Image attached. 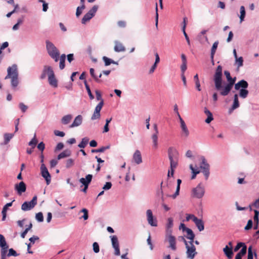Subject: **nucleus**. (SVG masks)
<instances>
[{"label": "nucleus", "instance_id": "nucleus-49", "mask_svg": "<svg viewBox=\"0 0 259 259\" xmlns=\"http://www.w3.org/2000/svg\"><path fill=\"white\" fill-rule=\"evenodd\" d=\"M235 62L237 65L238 68H239L243 65V59L242 57L235 58Z\"/></svg>", "mask_w": 259, "mask_h": 259}, {"label": "nucleus", "instance_id": "nucleus-37", "mask_svg": "<svg viewBox=\"0 0 259 259\" xmlns=\"http://www.w3.org/2000/svg\"><path fill=\"white\" fill-rule=\"evenodd\" d=\"M84 84L85 87V89L87 90V91L88 92V94L89 95V96L90 97V99L91 100H93L94 99V96L93 95V94L91 92L90 88L89 85L88 84L87 81L86 80H84Z\"/></svg>", "mask_w": 259, "mask_h": 259}, {"label": "nucleus", "instance_id": "nucleus-26", "mask_svg": "<svg viewBox=\"0 0 259 259\" xmlns=\"http://www.w3.org/2000/svg\"><path fill=\"white\" fill-rule=\"evenodd\" d=\"M186 232L187 233V236L186 237L190 240L189 243L191 244L192 243H193L195 235L193 231L191 229L189 228L187 230Z\"/></svg>", "mask_w": 259, "mask_h": 259}, {"label": "nucleus", "instance_id": "nucleus-40", "mask_svg": "<svg viewBox=\"0 0 259 259\" xmlns=\"http://www.w3.org/2000/svg\"><path fill=\"white\" fill-rule=\"evenodd\" d=\"M110 148V146L108 145L106 146H102V147L96 149H92L91 150L92 153H102L104 152L106 150Z\"/></svg>", "mask_w": 259, "mask_h": 259}, {"label": "nucleus", "instance_id": "nucleus-55", "mask_svg": "<svg viewBox=\"0 0 259 259\" xmlns=\"http://www.w3.org/2000/svg\"><path fill=\"white\" fill-rule=\"evenodd\" d=\"M104 105V100H102L95 107V111L100 113V111Z\"/></svg>", "mask_w": 259, "mask_h": 259}, {"label": "nucleus", "instance_id": "nucleus-19", "mask_svg": "<svg viewBox=\"0 0 259 259\" xmlns=\"http://www.w3.org/2000/svg\"><path fill=\"white\" fill-rule=\"evenodd\" d=\"M133 159L137 164H140L142 162V158L140 151L136 150L133 154Z\"/></svg>", "mask_w": 259, "mask_h": 259}, {"label": "nucleus", "instance_id": "nucleus-23", "mask_svg": "<svg viewBox=\"0 0 259 259\" xmlns=\"http://www.w3.org/2000/svg\"><path fill=\"white\" fill-rule=\"evenodd\" d=\"M239 107V102L238 100V95L235 94L234 96V100L233 105L230 109H229V113H231L232 111L237 109Z\"/></svg>", "mask_w": 259, "mask_h": 259}, {"label": "nucleus", "instance_id": "nucleus-63", "mask_svg": "<svg viewBox=\"0 0 259 259\" xmlns=\"http://www.w3.org/2000/svg\"><path fill=\"white\" fill-rule=\"evenodd\" d=\"M37 148L42 152V151L44 150L45 148V144L43 142H40L37 145Z\"/></svg>", "mask_w": 259, "mask_h": 259}, {"label": "nucleus", "instance_id": "nucleus-42", "mask_svg": "<svg viewBox=\"0 0 259 259\" xmlns=\"http://www.w3.org/2000/svg\"><path fill=\"white\" fill-rule=\"evenodd\" d=\"M151 139L152 140L153 148L156 149L158 147V136L156 135H152Z\"/></svg>", "mask_w": 259, "mask_h": 259}, {"label": "nucleus", "instance_id": "nucleus-27", "mask_svg": "<svg viewBox=\"0 0 259 259\" xmlns=\"http://www.w3.org/2000/svg\"><path fill=\"white\" fill-rule=\"evenodd\" d=\"M204 112L207 116V118L205 120V121L207 123H209L213 120L212 114L206 107H204Z\"/></svg>", "mask_w": 259, "mask_h": 259}, {"label": "nucleus", "instance_id": "nucleus-16", "mask_svg": "<svg viewBox=\"0 0 259 259\" xmlns=\"http://www.w3.org/2000/svg\"><path fill=\"white\" fill-rule=\"evenodd\" d=\"M167 153L169 159H177L179 158V152L177 149L173 147H169Z\"/></svg>", "mask_w": 259, "mask_h": 259}, {"label": "nucleus", "instance_id": "nucleus-30", "mask_svg": "<svg viewBox=\"0 0 259 259\" xmlns=\"http://www.w3.org/2000/svg\"><path fill=\"white\" fill-rule=\"evenodd\" d=\"M173 219L172 218H169L167 219V223L166 225V232L167 234L171 233L172 230L171 228L173 226Z\"/></svg>", "mask_w": 259, "mask_h": 259}, {"label": "nucleus", "instance_id": "nucleus-18", "mask_svg": "<svg viewBox=\"0 0 259 259\" xmlns=\"http://www.w3.org/2000/svg\"><path fill=\"white\" fill-rule=\"evenodd\" d=\"M248 83L247 81L242 79L235 84L234 88L236 90L239 91L241 89H247Z\"/></svg>", "mask_w": 259, "mask_h": 259}, {"label": "nucleus", "instance_id": "nucleus-41", "mask_svg": "<svg viewBox=\"0 0 259 259\" xmlns=\"http://www.w3.org/2000/svg\"><path fill=\"white\" fill-rule=\"evenodd\" d=\"M240 15L239 16L240 22H242L244 21V18L245 17L246 12L245 7L243 6L240 7Z\"/></svg>", "mask_w": 259, "mask_h": 259}, {"label": "nucleus", "instance_id": "nucleus-54", "mask_svg": "<svg viewBox=\"0 0 259 259\" xmlns=\"http://www.w3.org/2000/svg\"><path fill=\"white\" fill-rule=\"evenodd\" d=\"M35 219L38 222H42L44 221V216L41 212L37 213L35 215Z\"/></svg>", "mask_w": 259, "mask_h": 259}, {"label": "nucleus", "instance_id": "nucleus-25", "mask_svg": "<svg viewBox=\"0 0 259 259\" xmlns=\"http://www.w3.org/2000/svg\"><path fill=\"white\" fill-rule=\"evenodd\" d=\"M179 158L177 159H169L170 161V168L171 169V175H174L175 169L176 168L178 165Z\"/></svg>", "mask_w": 259, "mask_h": 259}, {"label": "nucleus", "instance_id": "nucleus-44", "mask_svg": "<svg viewBox=\"0 0 259 259\" xmlns=\"http://www.w3.org/2000/svg\"><path fill=\"white\" fill-rule=\"evenodd\" d=\"M8 74L5 77V79L11 78L12 77V76L13 75L14 73V70L13 65L11 67H9L7 69Z\"/></svg>", "mask_w": 259, "mask_h": 259}, {"label": "nucleus", "instance_id": "nucleus-39", "mask_svg": "<svg viewBox=\"0 0 259 259\" xmlns=\"http://www.w3.org/2000/svg\"><path fill=\"white\" fill-rule=\"evenodd\" d=\"M26 228L24 230L23 232L21 233V237L22 238H24L28 232V231L32 228V224L31 223H30L29 225L26 226Z\"/></svg>", "mask_w": 259, "mask_h": 259}, {"label": "nucleus", "instance_id": "nucleus-60", "mask_svg": "<svg viewBox=\"0 0 259 259\" xmlns=\"http://www.w3.org/2000/svg\"><path fill=\"white\" fill-rule=\"evenodd\" d=\"M19 107L22 112H25L28 109V107L22 102L19 103Z\"/></svg>", "mask_w": 259, "mask_h": 259}, {"label": "nucleus", "instance_id": "nucleus-12", "mask_svg": "<svg viewBox=\"0 0 259 259\" xmlns=\"http://www.w3.org/2000/svg\"><path fill=\"white\" fill-rule=\"evenodd\" d=\"M14 73L11 77V85L13 88H16L18 86V72L17 69V66L16 64L13 65Z\"/></svg>", "mask_w": 259, "mask_h": 259}, {"label": "nucleus", "instance_id": "nucleus-24", "mask_svg": "<svg viewBox=\"0 0 259 259\" xmlns=\"http://www.w3.org/2000/svg\"><path fill=\"white\" fill-rule=\"evenodd\" d=\"M223 251L224 252V254L229 259H231L232 258L233 255V251L232 247H229L228 245H226L225 247L223 248Z\"/></svg>", "mask_w": 259, "mask_h": 259}, {"label": "nucleus", "instance_id": "nucleus-9", "mask_svg": "<svg viewBox=\"0 0 259 259\" xmlns=\"http://www.w3.org/2000/svg\"><path fill=\"white\" fill-rule=\"evenodd\" d=\"M205 190L201 183H199L196 188L192 190V196L197 198H201L204 194Z\"/></svg>", "mask_w": 259, "mask_h": 259}, {"label": "nucleus", "instance_id": "nucleus-53", "mask_svg": "<svg viewBox=\"0 0 259 259\" xmlns=\"http://www.w3.org/2000/svg\"><path fill=\"white\" fill-rule=\"evenodd\" d=\"M247 251V246L246 245H244L241 250L239 251V252L237 253V255H239L241 257H242L243 256H244L246 253Z\"/></svg>", "mask_w": 259, "mask_h": 259}, {"label": "nucleus", "instance_id": "nucleus-17", "mask_svg": "<svg viewBox=\"0 0 259 259\" xmlns=\"http://www.w3.org/2000/svg\"><path fill=\"white\" fill-rule=\"evenodd\" d=\"M93 179V175L88 174L85 176V178H81L79 180V182L81 184L80 187L83 186H89Z\"/></svg>", "mask_w": 259, "mask_h": 259}, {"label": "nucleus", "instance_id": "nucleus-13", "mask_svg": "<svg viewBox=\"0 0 259 259\" xmlns=\"http://www.w3.org/2000/svg\"><path fill=\"white\" fill-rule=\"evenodd\" d=\"M110 238L112 246L115 250L114 254L118 256L120 255V249L118 238L115 235L110 236Z\"/></svg>", "mask_w": 259, "mask_h": 259}, {"label": "nucleus", "instance_id": "nucleus-21", "mask_svg": "<svg viewBox=\"0 0 259 259\" xmlns=\"http://www.w3.org/2000/svg\"><path fill=\"white\" fill-rule=\"evenodd\" d=\"M15 201V200H13L12 202L7 203L6 204H5L2 209V220L3 221H4L6 220V217H7V211L8 209V208L9 207H11L12 204L13 202Z\"/></svg>", "mask_w": 259, "mask_h": 259}, {"label": "nucleus", "instance_id": "nucleus-31", "mask_svg": "<svg viewBox=\"0 0 259 259\" xmlns=\"http://www.w3.org/2000/svg\"><path fill=\"white\" fill-rule=\"evenodd\" d=\"M253 256H254L255 257H257V253L255 250L253 251L252 246L250 245L248 248V254L247 259H253Z\"/></svg>", "mask_w": 259, "mask_h": 259}, {"label": "nucleus", "instance_id": "nucleus-6", "mask_svg": "<svg viewBox=\"0 0 259 259\" xmlns=\"http://www.w3.org/2000/svg\"><path fill=\"white\" fill-rule=\"evenodd\" d=\"M186 255L188 259H194L197 254L196 251V247L193 244V243L189 244L186 246Z\"/></svg>", "mask_w": 259, "mask_h": 259}, {"label": "nucleus", "instance_id": "nucleus-51", "mask_svg": "<svg viewBox=\"0 0 259 259\" xmlns=\"http://www.w3.org/2000/svg\"><path fill=\"white\" fill-rule=\"evenodd\" d=\"M8 257L13 256H17L19 255V254L17 253V252L13 248H8Z\"/></svg>", "mask_w": 259, "mask_h": 259}, {"label": "nucleus", "instance_id": "nucleus-5", "mask_svg": "<svg viewBox=\"0 0 259 259\" xmlns=\"http://www.w3.org/2000/svg\"><path fill=\"white\" fill-rule=\"evenodd\" d=\"M98 8V6L94 5L88 12L84 15L81 19V23L85 24L88 21H90L95 15Z\"/></svg>", "mask_w": 259, "mask_h": 259}, {"label": "nucleus", "instance_id": "nucleus-57", "mask_svg": "<svg viewBox=\"0 0 259 259\" xmlns=\"http://www.w3.org/2000/svg\"><path fill=\"white\" fill-rule=\"evenodd\" d=\"M244 245H245L244 243L241 242H238L234 247V251L235 252L237 251L240 248H242L244 246Z\"/></svg>", "mask_w": 259, "mask_h": 259}, {"label": "nucleus", "instance_id": "nucleus-56", "mask_svg": "<svg viewBox=\"0 0 259 259\" xmlns=\"http://www.w3.org/2000/svg\"><path fill=\"white\" fill-rule=\"evenodd\" d=\"M253 226V222L252 220L250 219L248 221L247 225L244 227V229L245 230H249L252 228Z\"/></svg>", "mask_w": 259, "mask_h": 259}, {"label": "nucleus", "instance_id": "nucleus-4", "mask_svg": "<svg viewBox=\"0 0 259 259\" xmlns=\"http://www.w3.org/2000/svg\"><path fill=\"white\" fill-rule=\"evenodd\" d=\"M201 162L200 164V168L201 169V172L205 176V179L207 180L209 177V164L207 162V161L205 157L203 156L200 157Z\"/></svg>", "mask_w": 259, "mask_h": 259}, {"label": "nucleus", "instance_id": "nucleus-61", "mask_svg": "<svg viewBox=\"0 0 259 259\" xmlns=\"http://www.w3.org/2000/svg\"><path fill=\"white\" fill-rule=\"evenodd\" d=\"M112 185L110 182H107L103 187L102 189L104 190H108L111 189Z\"/></svg>", "mask_w": 259, "mask_h": 259}, {"label": "nucleus", "instance_id": "nucleus-50", "mask_svg": "<svg viewBox=\"0 0 259 259\" xmlns=\"http://www.w3.org/2000/svg\"><path fill=\"white\" fill-rule=\"evenodd\" d=\"M103 60L104 62L105 65L106 66L110 65L111 64H112V63H113V60L112 59L106 56H104L103 57Z\"/></svg>", "mask_w": 259, "mask_h": 259}, {"label": "nucleus", "instance_id": "nucleus-62", "mask_svg": "<svg viewBox=\"0 0 259 259\" xmlns=\"http://www.w3.org/2000/svg\"><path fill=\"white\" fill-rule=\"evenodd\" d=\"M73 163H74V160L70 158V159H67L66 161V167L67 168L70 167L71 166H72L73 165Z\"/></svg>", "mask_w": 259, "mask_h": 259}, {"label": "nucleus", "instance_id": "nucleus-28", "mask_svg": "<svg viewBox=\"0 0 259 259\" xmlns=\"http://www.w3.org/2000/svg\"><path fill=\"white\" fill-rule=\"evenodd\" d=\"M71 155V151L69 149H66L64 150L63 152L60 153L57 156V159L60 160L62 158H66L69 157Z\"/></svg>", "mask_w": 259, "mask_h": 259}, {"label": "nucleus", "instance_id": "nucleus-35", "mask_svg": "<svg viewBox=\"0 0 259 259\" xmlns=\"http://www.w3.org/2000/svg\"><path fill=\"white\" fill-rule=\"evenodd\" d=\"M89 141V138L88 137H84L81 139V141L78 145V147L80 148H84L88 144Z\"/></svg>", "mask_w": 259, "mask_h": 259}, {"label": "nucleus", "instance_id": "nucleus-52", "mask_svg": "<svg viewBox=\"0 0 259 259\" xmlns=\"http://www.w3.org/2000/svg\"><path fill=\"white\" fill-rule=\"evenodd\" d=\"M85 9V5H81L80 7H78L76 9V16L78 17L82 13V11Z\"/></svg>", "mask_w": 259, "mask_h": 259}, {"label": "nucleus", "instance_id": "nucleus-45", "mask_svg": "<svg viewBox=\"0 0 259 259\" xmlns=\"http://www.w3.org/2000/svg\"><path fill=\"white\" fill-rule=\"evenodd\" d=\"M37 143V140L36 138V135H34L33 138L31 139V140L28 143V145L31 146L32 149L34 148Z\"/></svg>", "mask_w": 259, "mask_h": 259}, {"label": "nucleus", "instance_id": "nucleus-47", "mask_svg": "<svg viewBox=\"0 0 259 259\" xmlns=\"http://www.w3.org/2000/svg\"><path fill=\"white\" fill-rule=\"evenodd\" d=\"M219 45V41H215L212 45V46L211 49L210 55H214L216 50L217 49L218 46Z\"/></svg>", "mask_w": 259, "mask_h": 259}, {"label": "nucleus", "instance_id": "nucleus-48", "mask_svg": "<svg viewBox=\"0 0 259 259\" xmlns=\"http://www.w3.org/2000/svg\"><path fill=\"white\" fill-rule=\"evenodd\" d=\"M181 127L182 130V135L186 137H188L189 135V132L186 126V124L181 126Z\"/></svg>", "mask_w": 259, "mask_h": 259}, {"label": "nucleus", "instance_id": "nucleus-3", "mask_svg": "<svg viewBox=\"0 0 259 259\" xmlns=\"http://www.w3.org/2000/svg\"><path fill=\"white\" fill-rule=\"evenodd\" d=\"M1 259H6L8 257L9 245L4 235L0 234Z\"/></svg>", "mask_w": 259, "mask_h": 259}, {"label": "nucleus", "instance_id": "nucleus-58", "mask_svg": "<svg viewBox=\"0 0 259 259\" xmlns=\"http://www.w3.org/2000/svg\"><path fill=\"white\" fill-rule=\"evenodd\" d=\"M93 250L95 253H98L100 251V247L98 243L95 242L93 244Z\"/></svg>", "mask_w": 259, "mask_h": 259}, {"label": "nucleus", "instance_id": "nucleus-36", "mask_svg": "<svg viewBox=\"0 0 259 259\" xmlns=\"http://www.w3.org/2000/svg\"><path fill=\"white\" fill-rule=\"evenodd\" d=\"M14 134L6 133L4 134V144H7L14 137Z\"/></svg>", "mask_w": 259, "mask_h": 259}, {"label": "nucleus", "instance_id": "nucleus-33", "mask_svg": "<svg viewBox=\"0 0 259 259\" xmlns=\"http://www.w3.org/2000/svg\"><path fill=\"white\" fill-rule=\"evenodd\" d=\"M65 59H66L65 54H62L60 58V63H59V68L61 70H62L65 68Z\"/></svg>", "mask_w": 259, "mask_h": 259}, {"label": "nucleus", "instance_id": "nucleus-7", "mask_svg": "<svg viewBox=\"0 0 259 259\" xmlns=\"http://www.w3.org/2000/svg\"><path fill=\"white\" fill-rule=\"evenodd\" d=\"M37 204V196H34L30 201H25L21 205V209L28 211L32 209Z\"/></svg>", "mask_w": 259, "mask_h": 259}, {"label": "nucleus", "instance_id": "nucleus-29", "mask_svg": "<svg viewBox=\"0 0 259 259\" xmlns=\"http://www.w3.org/2000/svg\"><path fill=\"white\" fill-rule=\"evenodd\" d=\"M115 45L114 48V50L116 52H124L125 50V47L123 46V45L117 41H115Z\"/></svg>", "mask_w": 259, "mask_h": 259}, {"label": "nucleus", "instance_id": "nucleus-46", "mask_svg": "<svg viewBox=\"0 0 259 259\" xmlns=\"http://www.w3.org/2000/svg\"><path fill=\"white\" fill-rule=\"evenodd\" d=\"M190 168L192 170V172L191 179H194L196 178V175L200 172V170L194 169V168L193 167V166L192 164H191L190 165Z\"/></svg>", "mask_w": 259, "mask_h": 259}, {"label": "nucleus", "instance_id": "nucleus-15", "mask_svg": "<svg viewBox=\"0 0 259 259\" xmlns=\"http://www.w3.org/2000/svg\"><path fill=\"white\" fill-rule=\"evenodd\" d=\"M147 219L149 225L153 227H156L157 226V220L154 218L153 215L152 211L151 209H148L146 211Z\"/></svg>", "mask_w": 259, "mask_h": 259}, {"label": "nucleus", "instance_id": "nucleus-8", "mask_svg": "<svg viewBox=\"0 0 259 259\" xmlns=\"http://www.w3.org/2000/svg\"><path fill=\"white\" fill-rule=\"evenodd\" d=\"M40 169L41 176L45 179L47 184L49 185L51 182V176L44 163L41 164Z\"/></svg>", "mask_w": 259, "mask_h": 259}, {"label": "nucleus", "instance_id": "nucleus-14", "mask_svg": "<svg viewBox=\"0 0 259 259\" xmlns=\"http://www.w3.org/2000/svg\"><path fill=\"white\" fill-rule=\"evenodd\" d=\"M14 189L16 191L17 194L21 196L23 193L26 191V185L24 182L21 181L15 185Z\"/></svg>", "mask_w": 259, "mask_h": 259}, {"label": "nucleus", "instance_id": "nucleus-1", "mask_svg": "<svg viewBox=\"0 0 259 259\" xmlns=\"http://www.w3.org/2000/svg\"><path fill=\"white\" fill-rule=\"evenodd\" d=\"M213 80L215 89L218 91H220L221 95L226 96L229 94L233 85H235L236 77L230 78L228 80V82L226 83L224 86H223V67L221 65H219L215 70Z\"/></svg>", "mask_w": 259, "mask_h": 259}, {"label": "nucleus", "instance_id": "nucleus-59", "mask_svg": "<svg viewBox=\"0 0 259 259\" xmlns=\"http://www.w3.org/2000/svg\"><path fill=\"white\" fill-rule=\"evenodd\" d=\"M100 116V113L94 111V112L91 117V120H94L97 119H99Z\"/></svg>", "mask_w": 259, "mask_h": 259}, {"label": "nucleus", "instance_id": "nucleus-11", "mask_svg": "<svg viewBox=\"0 0 259 259\" xmlns=\"http://www.w3.org/2000/svg\"><path fill=\"white\" fill-rule=\"evenodd\" d=\"M48 71H49L48 76L49 84L54 88H57L58 87V81L55 77L53 68H49Z\"/></svg>", "mask_w": 259, "mask_h": 259}, {"label": "nucleus", "instance_id": "nucleus-22", "mask_svg": "<svg viewBox=\"0 0 259 259\" xmlns=\"http://www.w3.org/2000/svg\"><path fill=\"white\" fill-rule=\"evenodd\" d=\"M196 226L199 231H202L204 229V223L202 219H198L197 218H195L194 220Z\"/></svg>", "mask_w": 259, "mask_h": 259}, {"label": "nucleus", "instance_id": "nucleus-10", "mask_svg": "<svg viewBox=\"0 0 259 259\" xmlns=\"http://www.w3.org/2000/svg\"><path fill=\"white\" fill-rule=\"evenodd\" d=\"M165 241H167L169 243L168 248L173 251L177 250L176 239L174 236L172 235L171 233L166 234Z\"/></svg>", "mask_w": 259, "mask_h": 259}, {"label": "nucleus", "instance_id": "nucleus-20", "mask_svg": "<svg viewBox=\"0 0 259 259\" xmlns=\"http://www.w3.org/2000/svg\"><path fill=\"white\" fill-rule=\"evenodd\" d=\"M82 122V116L81 115H77L74 119L72 123L70 125V128H73L74 127L78 126L80 125Z\"/></svg>", "mask_w": 259, "mask_h": 259}, {"label": "nucleus", "instance_id": "nucleus-32", "mask_svg": "<svg viewBox=\"0 0 259 259\" xmlns=\"http://www.w3.org/2000/svg\"><path fill=\"white\" fill-rule=\"evenodd\" d=\"M49 68H52V67L51 66H45L44 67V69H43L42 73L40 76V78L41 79H43L45 78L47 75H48V76H49V71H48Z\"/></svg>", "mask_w": 259, "mask_h": 259}, {"label": "nucleus", "instance_id": "nucleus-34", "mask_svg": "<svg viewBox=\"0 0 259 259\" xmlns=\"http://www.w3.org/2000/svg\"><path fill=\"white\" fill-rule=\"evenodd\" d=\"M72 118V116L71 114H68V115H65L61 119V122L63 124H67L70 122Z\"/></svg>", "mask_w": 259, "mask_h": 259}, {"label": "nucleus", "instance_id": "nucleus-38", "mask_svg": "<svg viewBox=\"0 0 259 259\" xmlns=\"http://www.w3.org/2000/svg\"><path fill=\"white\" fill-rule=\"evenodd\" d=\"M248 93L249 92L247 89H241L239 90V95L241 98L245 99L247 97Z\"/></svg>", "mask_w": 259, "mask_h": 259}, {"label": "nucleus", "instance_id": "nucleus-64", "mask_svg": "<svg viewBox=\"0 0 259 259\" xmlns=\"http://www.w3.org/2000/svg\"><path fill=\"white\" fill-rule=\"evenodd\" d=\"M64 146V144L63 143H61V142L59 143L57 145V146H56V147L55 148V151H57L61 150H62Z\"/></svg>", "mask_w": 259, "mask_h": 259}, {"label": "nucleus", "instance_id": "nucleus-2", "mask_svg": "<svg viewBox=\"0 0 259 259\" xmlns=\"http://www.w3.org/2000/svg\"><path fill=\"white\" fill-rule=\"evenodd\" d=\"M46 49L49 56L54 60L55 62H58L59 59L60 52L55 45L49 40L46 41Z\"/></svg>", "mask_w": 259, "mask_h": 259}, {"label": "nucleus", "instance_id": "nucleus-43", "mask_svg": "<svg viewBox=\"0 0 259 259\" xmlns=\"http://www.w3.org/2000/svg\"><path fill=\"white\" fill-rule=\"evenodd\" d=\"M90 72L91 75L93 77L96 82H97V83H101L102 82V80L101 79H98V78L96 77V75L95 73V70L94 68H90Z\"/></svg>", "mask_w": 259, "mask_h": 259}]
</instances>
